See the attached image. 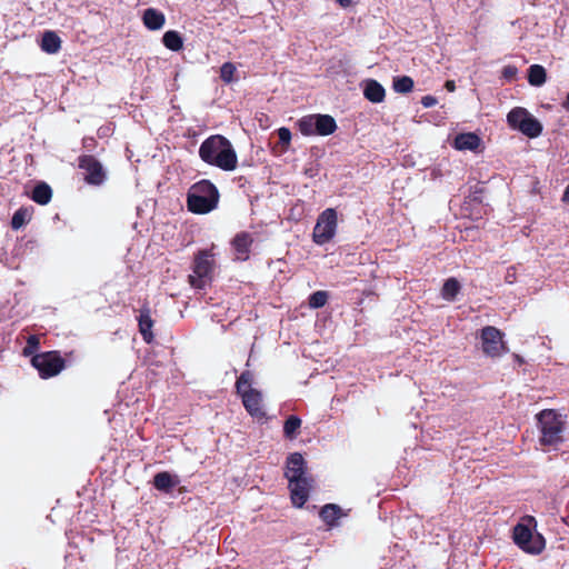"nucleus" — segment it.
<instances>
[{
	"instance_id": "nucleus-8",
	"label": "nucleus",
	"mask_w": 569,
	"mask_h": 569,
	"mask_svg": "<svg viewBox=\"0 0 569 569\" xmlns=\"http://www.w3.org/2000/svg\"><path fill=\"white\" fill-rule=\"evenodd\" d=\"M32 366L39 371L41 378H50L60 373L64 367L63 359L56 352L36 355Z\"/></svg>"
},
{
	"instance_id": "nucleus-11",
	"label": "nucleus",
	"mask_w": 569,
	"mask_h": 569,
	"mask_svg": "<svg viewBox=\"0 0 569 569\" xmlns=\"http://www.w3.org/2000/svg\"><path fill=\"white\" fill-rule=\"evenodd\" d=\"M80 168L86 171L84 180L90 184H100L103 182L106 174L101 163L91 156L80 159Z\"/></svg>"
},
{
	"instance_id": "nucleus-23",
	"label": "nucleus",
	"mask_w": 569,
	"mask_h": 569,
	"mask_svg": "<svg viewBox=\"0 0 569 569\" xmlns=\"http://www.w3.org/2000/svg\"><path fill=\"white\" fill-rule=\"evenodd\" d=\"M162 41L163 44L172 51H179L183 46L182 38L177 31L173 30L167 31L163 34Z\"/></svg>"
},
{
	"instance_id": "nucleus-30",
	"label": "nucleus",
	"mask_w": 569,
	"mask_h": 569,
	"mask_svg": "<svg viewBox=\"0 0 569 569\" xmlns=\"http://www.w3.org/2000/svg\"><path fill=\"white\" fill-rule=\"evenodd\" d=\"M236 70H237V68L233 63H231V62L223 63L220 68L221 79L227 83L231 82L233 80Z\"/></svg>"
},
{
	"instance_id": "nucleus-37",
	"label": "nucleus",
	"mask_w": 569,
	"mask_h": 569,
	"mask_svg": "<svg viewBox=\"0 0 569 569\" xmlns=\"http://www.w3.org/2000/svg\"><path fill=\"white\" fill-rule=\"evenodd\" d=\"M562 201L563 202H569V184L566 187V190H565L563 196H562Z\"/></svg>"
},
{
	"instance_id": "nucleus-36",
	"label": "nucleus",
	"mask_w": 569,
	"mask_h": 569,
	"mask_svg": "<svg viewBox=\"0 0 569 569\" xmlns=\"http://www.w3.org/2000/svg\"><path fill=\"white\" fill-rule=\"evenodd\" d=\"M445 87L449 92H453L456 90V83L453 80H447Z\"/></svg>"
},
{
	"instance_id": "nucleus-2",
	"label": "nucleus",
	"mask_w": 569,
	"mask_h": 569,
	"mask_svg": "<svg viewBox=\"0 0 569 569\" xmlns=\"http://www.w3.org/2000/svg\"><path fill=\"white\" fill-rule=\"evenodd\" d=\"M219 201V192L213 183L201 180L194 183L188 193V208L190 211L204 214L212 211Z\"/></svg>"
},
{
	"instance_id": "nucleus-22",
	"label": "nucleus",
	"mask_w": 569,
	"mask_h": 569,
	"mask_svg": "<svg viewBox=\"0 0 569 569\" xmlns=\"http://www.w3.org/2000/svg\"><path fill=\"white\" fill-rule=\"evenodd\" d=\"M52 191L46 183H40L33 189L32 199L39 204H47L51 200Z\"/></svg>"
},
{
	"instance_id": "nucleus-14",
	"label": "nucleus",
	"mask_w": 569,
	"mask_h": 569,
	"mask_svg": "<svg viewBox=\"0 0 569 569\" xmlns=\"http://www.w3.org/2000/svg\"><path fill=\"white\" fill-rule=\"evenodd\" d=\"M320 518L330 528L338 526V520L347 515L335 503L325 505L320 510Z\"/></svg>"
},
{
	"instance_id": "nucleus-13",
	"label": "nucleus",
	"mask_w": 569,
	"mask_h": 569,
	"mask_svg": "<svg viewBox=\"0 0 569 569\" xmlns=\"http://www.w3.org/2000/svg\"><path fill=\"white\" fill-rule=\"evenodd\" d=\"M303 465H305L303 457L298 452L292 453L288 458L286 477L289 482H292V480H296V479L306 478Z\"/></svg>"
},
{
	"instance_id": "nucleus-21",
	"label": "nucleus",
	"mask_w": 569,
	"mask_h": 569,
	"mask_svg": "<svg viewBox=\"0 0 569 569\" xmlns=\"http://www.w3.org/2000/svg\"><path fill=\"white\" fill-rule=\"evenodd\" d=\"M528 81L531 86L540 87L546 82V70L539 64L529 68Z\"/></svg>"
},
{
	"instance_id": "nucleus-15",
	"label": "nucleus",
	"mask_w": 569,
	"mask_h": 569,
	"mask_svg": "<svg viewBox=\"0 0 569 569\" xmlns=\"http://www.w3.org/2000/svg\"><path fill=\"white\" fill-rule=\"evenodd\" d=\"M363 94L369 101L379 103L383 101L386 91L378 81L368 80L365 84Z\"/></svg>"
},
{
	"instance_id": "nucleus-4",
	"label": "nucleus",
	"mask_w": 569,
	"mask_h": 569,
	"mask_svg": "<svg viewBox=\"0 0 569 569\" xmlns=\"http://www.w3.org/2000/svg\"><path fill=\"white\" fill-rule=\"evenodd\" d=\"M540 443L556 447L563 440L565 421L555 410H543L538 415Z\"/></svg>"
},
{
	"instance_id": "nucleus-5",
	"label": "nucleus",
	"mask_w": 569,
	"mask_h": 569,
	"mask_svg": "<svg viewBox=\"0 0 569 569\" xmlns=\"http://www.w3.org/2000/svg\"><path fill=\"white\" fill-rule=\"evenodd\" d=\"M507 121L512 129L519 130L529 138H536L542 131L541 123L525 108H513L508 113Z\"/></svg>"
},
{
	"instance_id": "nucleus-33",
	"label": "nucleus",
	"mask_w": 569,
	"mask_h": 569,
	"mask_svg": "<svg viewBox=\"0 0 569 569\" xmlns=\"http://www.w3.org/2000/svg\"><path fill=\"white\" fill-rule=\"evenodd\" d=\"M279 141L283 146V150H287L291 141V132L288 128H280L278 130Z\"/></svg>"
},
{
	"instance_id": "nucleus-26",
	"label": "nucleus",
	"mask_w": 569,
	"mask_h": 569,
	"mask_svg": "<svg viewBox=\"0 0 569 569\" xmlns=\"http://www.w3.org/2000/svg\"><path fill=\"white\" fill-rule=\"evenodd\" d=\"M316 116L303 117L299 120V130L305 136H312L317 133V127L315 124Z\"/></svg>"
},
{
	"instance_id": "nucleus-25",
	"label": "nucleus",
	"mask_w": 569,
	"mask_h": 569,
	"mask_svg": "<svg viewBox=\"0 0 569 569\" xmlns=\"http://www.w3.org/2000/svg\"><path fill=\"white\" fill-rule=\"evenodd\" d=\"M153 485L158 490L168 491L172 487H174L176 482L172 480V477L168 472H159L153 478Z\"/></svg>"
},
{
	"instance_id": "nucleus-6",
	"label": "nucleus",
	"mask_w": 569,
	"mask_h": 569,
	"mask_svg": "<svg viewBox=\"0 0 569 569\" xmlns=\"http://www.w3.org/2000/svg\"><path fill=\"white\" fill-rule=\"evenodd\" d=\"M337 212L335 209H326L318 218L313 228V241L317 244L329 242L336 234Z\"/></svg>"
},
{
	"instance_id": "nucleus-31",
	"label": "nucleus",
	"mask_w": 569,
	"mask_h": 569,
	"mask_svg": "<svg viewBox=\"0 0 569 569\" xmlns=\"http://www.w3.org/2000/svg\"><path fill=\"white\" fill-rule=\"evenodd\" d=\"M28 218H29L28 210L19 209L18 211L14 212V214L12 217V220H11L12 228L18 230L26 223Z\"/></svg>"
},
{
	"instance_id": "nucleus-19",
	"label": "nucleus",
	"mask_w": 569,
	"mask_h": 569,
	"mask_svg": "<svg viewBox=\"0 0 569 569\" xmlns=\"http://www.w3.org/2000/svg\"><path fill=\"white\" fill-rule=\"evenodd\" d=\"M164 21V16L156 9H147L143 13V23L149 30L161 29Z\"/></svg>"
},
{
	"instance_id": "nucleus-29",
	"label": "nucleus",
	"mask_w": 569,
	"mask_h": 569,
	"mask_svg": "<svg viewBox=\"0 0 569 569\" xmlns=\"http://www.w3.org/2000/svg\"><path fill=\"white\" fill-rule=\"evenodd\" d=\"M301 427V419L297 416H290L283 426L284 436L289 439L296 437L297 430Z\"/></svg>"
},
{
	"instance_id": "nucleus-34",
	"label": "nucleus",
	"mask_w": 569,
	"mask_h": 569,
	"mask_svg": "<svg viewBox=\"0 0 569 569\" xmlns=\"http://www.w3.org/2000/svg\"><path fill=\"white\" fill-rule=\"evenodd\" d=\"M39 347V339L36 336H30L27 340V347L23 349L24 356L32 355Z\"/></svg>"
},
{
	"instance_id": "nucleus-28",
	"label": "nucleus",
	"mask_w": 569,
	"mask_h": 569,
	"mask_svg": "<svg viewBox=\"0 0 569 569\" xmlns=\"http://www.w3.org/2000/svg\"><path fill=\"white\" fill-rule=\"evenodd\" d=\"M139 327H140V332L143 337V339L147 342H151V340H152V332H151L152 320L148 313H141L140 319H139Z\"/></svg>"
},
{
	"instance_id": "nucleus-39",
	"label": "nucleus",
	"mask_w": 569,
	"mask_h": 569,
	"mask_svg": "<svg viewBox=\"0 0 569 569\" xmlns=\"http://www.w3.org/2000/svg\"><path fill=\"white\" fill-rule=\"evenodd\" d=\"M563 107L569 110V92H568V96H567V99L566 101L563 102Z\"/></svg>"
},
{
	"instance_id": "nucleus-7",
	"label": "nucleus",
	"mask_w": 569,
	"mask_h": 569,
	"mask_svg": "<svg viewBox=\"0 0 569 569\" xmlns=\"http://www.w3.org/2000/svg\"><path fill=\"white\" fill-rule=\"evenodd\" d=\"M513 540L522 550L529 553H540L545 548V539L523 525H517L513 529Z\"/></svg>"
},
{
	"instance_id": "nucleus-24",
	"label": "nucleus",
	"mask_w": 569,
	"mask_h": 569,
	"mask_svg": "<svg viewBox=\"0 0 569 569\" xmlns=\"http://www.w3.org/2000/svg\"><path fill=\"white\" fill-rule=\"evenodd\" d=\"M459 291L460 283L455 278H450L443 283L441 295L443 299L452 301Z\"/></svg>"
},
{
	"instance_id": "nucleus-10",
	"label": "nucleus",
	"mask_w": 569,
	"mask_h": 569,
	"mask_svg": "<svg viewBox=\"0 0 569 569\" xmlns=\"http://www.w3.org/2000/svg\"><path fill=\"white\" fill-rule=\"evenodd\" d=\"M481 347L482 351L489 357H498L506 351L505 342L502 341V332L496 327H485L481 330Z\"/></svg>"
},
{
	"instance_id": "nucleus-40",
	"label": "nucleus",
	"mask_w": 569,
	"mask_h": 569,
	"mask_svg": "<svg viewBox=\"0 0 569 569\" xmlns=\"http://www.w3.org/2000/svg\"><path fill=\"white\" fill-rule=\"evenodd\" d=\"M505 73H506V76L513 74L515 70H511L508 68V69H506Z\"/></svg>"
},
{
	"instance_id": "nucleus-16",
	"label": "nucleus",
	"mask_w": 569,
	"mask_h": 569,
	"mask_svg": "<svg viewBox=\"0 0 569 569\" xmlns=\"http://www.w3.org/2000/svg\"><path fill=\"white\" fill-rule=\"evenodd\" d=\"M480 144V138L471 132L460 133L455 138L453 146L458 150H476Z\"/></svg>"
},
{
	"instance_id": "nucleus-9",
	"label": "nucleus",
	"mask_w": 569,
	"mask_h": 569,
	"mask_svg": "<svg viewBox=\"0 0 569 569\" xmlns=\"http://www.w3.org/2000/svg\"><path fill=\"white\" fill-rule=\"evenodd\" d=\"M213 260L208 252H201L194 260L193 274L189 276L190 284L194 288H203L211 279Z\"/></svg>"
},
{
	"instance_id": "nucleus-20",
	"label": "nucleus",
	"mask_w": 569,
	"mask_h": 569,
	"mask_svg": "<svg viewBox=\"0 0 569 569\" xmlns=\"http://www.w3.org/2000/svg\"><path fill=\"white\" fill-rule=\"evenodd\" d=\"M61 48V39L53 31H46L41 40V49L50 54L57 53Z\"/></svg>"
},
{
	"instance_id": "nucleus-32",
	"label": "nucleus",
	"mask_w": 569,
	"mask_h": 569,
	"mask_svg": "<svg viewBox=\"0 0 569 569\" xmlns=\"http://www.w3.org/2000/svg\"><path fill=\"white\" fill-rule=\"evenodd\" d=\"M328 299L327 292L316 291L309 298V305L311 308H321L326 305Z\"/></svg>"
},
{
	"instance_id": "nucleus-27",
	"label": "nucleus",
	"mask_w": 569,
	"mask_h": 569,
	"mask_svg": "<svg viewBox=\"0 0 569 569\" xmlns=\"http://www.w3.org/2000/svg\"><path fill=\"white\" fill-rule=\"evenodd\" d=\"M413 88V80L410 77L402 76L393 79V90L399 93H408Z\"/></svg>"
},
{
	"instance_id": "nucleus-3",
	"label": "nucleus",
	"mask_w": 569,
	"mask_h": 569,
	"mask_svg": "<svg viewBox=\"0 0 569 569\" xmlns=\"http://www.w3.org/2000/svg\"><path fill=\"white\" fill-rule=\"evenodd\" d=\"M252 379L253 376L250 371L242 372L236 382V388L248 413L254 419L261 420L266 417L262 395L259 390L251 387Z\"/></svg>"
},
{
	"instance_id": "nucleus-17",
	"label": "nucleus",
	"mask_w": 569,
	"mask_h": 569,
	"mask_svg": "<svg viewBox=\"0 0 569 569\" xmlns=\"http://www.w3.org/2000/svg\"><path fill=\"white\" fill-rule=\"evenodd\" d=\"M317 134L328 136L336 131L337 124L335 119L328 114H317L316 122Z\"/></svg>"
},
{
	"instance_id": "nucleus-18",
	"label": "nucleus",
	"mask_w": 569,
	"mask_h": 569,
	"mask_svg": "<svg viewBox=\"0 0 569 569\" xmlns=\"http://www.w3.org/2000/svg\"><path fill=\"white\" fill-rule=\"evenodd\" d=\"M233 247L238 254V259L246 260L248 258L249 248L252 243L251 237L246 233H239L233 239Z\"/></svg>"
},
{
	"instance_id": "nucleus-1",
	"label": "nucleus",
	"mask_w": 569,
	"mask_h": 569,
	"mask_svg": "<svg viewBox=\"0 0 569 569\" xmlns=\"http://www.w3.org/2000/svg\"><path fill=\"white\" fill-rule=\"evenodd\" d=\"M199 157L206 163L223 171H233L238 166V157L232 143L220 134L210 136L201 143Z\"/></svg>"
},
{
	"instance_id": "nucleus-35",
	"label": "nucleus",
	"mask_w": 569,
	"mask_h": 569,
	"mask_svg": "<svg viewBox=\"0 0 569 569\" xmlns=\"http://www.w3.org/2000/svg\"><path fill=\"white\" fill-rule=\"evenodd\" d=\"M421 103L425 108H431L437 104V99L432 96H425L421 99Z\"/></svg>"
},
{
	"instance_id": "nucleus-38",
	"label": "nucleus",
	"mask_w": 569,
	"mask_h": 569,
	"mask_svg": "<svg viewBox=\"0 0 569 569\" xmlns=\"http://www.w3.org/2000/svg\"><path fill=\"white\" fill-rule=\"evenodd\" d=\"M337 2H339L342 7H348L351 2V0H336Z\"/></svg>"
},
{
	"instance_id": "nucleus-12",
	"label": "nucleus",
	"mask_w": 569,
	"mask_h": 569,
	"mask_svg": "<svg viewBox=\"0 0 569 569\" xmlns=\"http://www.w3.org/2000/svg\"><path fill=\"white\" fill-rule=\"evenodd\" d=\"M291 500L296 507H302L308 499L310 483L307 478L296 479L289 482Z\"/></svg>"
}]
</instances>
